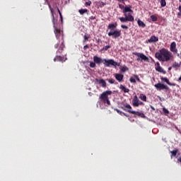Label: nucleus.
Segmentation results:
<instances>
[{
  "instance_id": "obj_1",
  "label": "nucleus",
  "mask_w": 181,
  "mask_h": 181,
  "mask_svg": "<svg viewBox=\"0 0 181 181\" xmlns=\"http://www.w3.org/2000/svg\"><path fill=\"white\" fill-rule=\"evenodd\" d=\"M49 10L51 11L52 16V23L54 28V34L59 42L54 45V49H58L57 54H62L64 50V37L62 35V31L57 28V19L54 18V10L52 8V6L49 5Z\"/></svg>"
},
{
  "instance_id": "obj_2",
  "label": "nucleus",
  "mask_w": 181,
  "mask_h": 181,
  "mask_svg": "<svg viewBox=\"0 0 181 181\" xmlns=\"http://www.w3.org/2000/svg\"><path fill=\"white\" fill-rule=\"evenodd\" d=\"M119 9H123L122 13H124V17H120L119 19L122 23H125L127 22H134V18L132 14L131 13L128 12H132V9H131V6H124L122 4H119Z\"/></svg>"
},
{
  "instance_id": "obj_3",
  "label": "nucleus",
  "mask_w": 181,
  "mask_h": 181,
  "mask_svg": "<svg viewBox=\"0 0 181 181\" xmlns=\"http://www.w3.org/2000/svg\"><path fill=\"white\" fill-rule=\"evenodd\" d=\"M156 57L159 62H169L173 57V55L170 51H168L166 48H163L156 53Z\"/></svg>"
},
{
  "instance_id": "obj_4",
  "label": "nucleus",
  "mask_w": 181,
  "mask_h": 181,
  "mask_svg": "<svg viewBox=\"0 0 181 181\" xmlns=\"http://www.w3.org/2000/svg\"><path fill=\"white\" fill-rule=\"evenodd\" d=\"M117 28V24L110 23L107 26V29L110 31L108 33V36H112L114 39H117L121 36V30H115Z\"/></svg>"
},
{
  "instance_id": "obj_5",
  "label": "nucleus",
  "mask_w": 181,
  "mask_h": 181,
  "mask_svg": "<svg viewBox=\"0 0 181 181\" xmlns=\"http://www.w3.org/2000/svg\"><path fill=\"white\" fill-rule=\"evenodd\" d=\"M112 92L111 90H105L101 93L99 98L102 103L107 105H111V103L110 102V98L108 95H111Z\"/></svg>"
},
{
  "instance_id": "obj_6",
  "label": "nucleus",
  "mask_w": 181,
  "mask_h": 181,
  "mask_svg": "<svg viewBox=\"0 0 181 181\" xmlns=\"http://www.w3.org/2000/svg\"><path fill=\"white\" fill-rule=\"evenodd\" d=\"M103 62V59H101V57L95 55L93 57V62H90L89 63V66L90 67V69H94L95 68L96 64H98V66H100V64H101Z\"/></svg>"
},
{
  "instance_id": "obj_7",
  "label": "nucleus",
  "mask_w": 181,
  "mask_h": 181,
  "mask_svg": "<svg viewBox=\"0 0 181 181\" xmlns=\"http://www.w3.org/2000/svg\"><path fill=\"white\" fill-rule=\"evenodd\" d=\"M103 64L105 67H110V66H114V67H119L121 66V63L116 62L114 59H103Z\"/></svg>"
},
{
  "instance_id": "obj_8",
  "label": "nucleus",
  "mask_w": 181,
  "mask_h": 181,
  "mask_svg": "<svg viewBox=\"0 0 181 181\" xmlns=\"http://www.w3.org/2000/svg\"><path fill=\"white\" fill-rule=\"evenodd\" d=\"M170 50L174 54H177V57H179V56H180V54H179L177 53L178 50H177V48L176 47V42H171V44L170 45Z\"/></svg>"
},
{
  "instance_id": "obj_9",
  "label": "nucleus",
  "mask_w": 181,
  "mask_h": 181,
  "mask_svg": "<svg viewBox=\"0 0 181 181\" xmlns=\"http://www.w3.org/2000/svg\"><path fill=\"white\" fill-rule=\"evenodd\" d=\"M154 87H156V90H158V91H160L161 90H169L168 86L160 83L155 84Z\"/></svg>"
},
{
  "instance_id": "obj_10",
  "label": "nucleus",
  "mask_w": 181,
  "mask_h": 181,
  "mask_svg": "<svg viewBox=\"0 0 181 181\" xmlns=\"http://www.w3.org/2000/svg\"><path fill=\"white\" fill-rule=\"evenodd\" d=\"M132 54H134V56H137V57H140V59H141V60H144V62H146V60H148L146 56L143 53L133 52Z\"/></svg>"
},
{
  "instance_id": "obj_11",
  "label": "nucleus",
  "mask_w": 181,
  "mask_h": 181,
  "mask_svg": "<svg viewBox=\"0 0 181 181\" xmlns=\"http://www.w3.org/2000/svg\"><path fill=\"white\" fill-rule=\"evenodd\" d=\"M147 43H156V42H159V37L152 35L150 39L146 40Z\"/></svg>"
},
{
  "instance_id": "obj_12",
  "label": "nucleus",
  "mask_w": 181,
  "mask_h": 181,
  "mask_svg": "<svg viewBox=\"0 0 181 181\" xmlns=\"http://www.w3.org/2000/svg\"><path fill=\"white\" fill-rule=\"evenodd\" d=\"M67 60V58H64V57L57 55L54 58V62H61V63H64Z\"/></svg>"
},
{
  "instance_id": "obj_13",
  "label": "nucleus",
  "mask_w": 181,
  "mask_h": 181,
  "mask_svg": "<svg viewBox=\"0 0 181 181\" xmlns=\"http://www.w3.org/2000/svg\"><path fill=\"white\" fill-rule=\"evenodd\" d=\"M121 108L122 110H124V111L129 112V114L133 112L132 107H131L130 105H124Z\"/></svg>"
},
{
  "instance_id": "obj_14",
  "label": "nucleus",
  "mask_w": 181,
  "mask_h": 181,
  "mask_svg": "<svg viewBox=\"0 0 181 181\" xmlns=\"http://www.w3.org/2000/svg\"><path fill=\"white\" fill-rule=\"evenodd\" d=\"M139 103V99L138 98V96L134 95L132 100L133 107H138Z\"/></svg>"
},
{
  "instance_id": "obj_15",
  "label": "nucleus",
  "mask_w": 181,
  "mask_h": 181,
  "mask_svg": "<svg viewBox=\"0 0 181 181\" xmlns=\"http://www.w3.org/2000/svg\"><path fill=\"white\" fill-rule=\"evenodd\" d=\"M115 77L116 80L119 81V83H121V81L124 80V76L122 74H115Z\"/></svg>"
},
{
  "instance_id": "obj_16",
  "label": "nucleus",
  "mask_w": 181,
  "mask_h": 181,
  "mask_svg": "<svg viewBox=\"0 0 181 181\" xmlns=\"http://www.w3.org/2000/svg\"><path fill=\"white\" fill-rule=\"evenodd\" d=\"M131 114H134V115H137V117H141V118H145V114L140 112H131Z\"/></svg>"
},
{
  "instance_id": "obj_17",
  "label": "nucleus",
  "mask_w": 181,
  "mask_h": 181,
  "mask_svg": "<svg viewBox=\"0 0 181 181\" xmlns=\"http://www.w3.org/2000/svg\"><path fill=\"white\" fill-rule=\"evenodd\" d=\"M78 12H79L80 15H84V13H87V15H88V13H90V11H88V9H87V8L79 9Z\"/></svg>"
},
{
  "instance_id": "obj_18",
  "label": "nucleus",
  "mask_w": 181,
  "mask_h": 181,
  "mask_svg": "<svg viewBox=\"0 0 181 181\" xmlns=\"http://www.w3.org/2000/svg\"><path fill=\"white\" fill-rule=\"evenodd\" d=\"M161 80H162V81H165V83H167V84H168V86H176V83H170V81H169V79H168V78H161Z\"/></svg>"
},
{
  "instance_id": "obj_19",
  "label": "nucleus",
  "mask_w": 181,
  "mask_h": 181,
  "mask_svg": "<svg viewBox=\"0 0 181 181\" xmlns=\"http://www.w3.org/2000/svg\"><path fill=\"white\" fill-rule=\"evenodd\" d=\"M119 88L124 93H129V89L126 88L124 85H120Z\"/></svg>"
},
{
  "instance_id": "obj_20",
  "label": "nucleus",
  "mask_w": 181,
  "mask_h": 181,
  "mask_svg": "<svg viewBox=\"0 0 181 181\" xmlns=\"http://www.w3.org/2000/svg\"><path fill=\"white\" fill-rule=\"evenodd\" d=\"M98 81L102 86V87L103 88H105V87H107V83L105 82V81L104 79L102 78V79H100Z\"/></svg>"
},
{
  "instance_id": "obj_21",
  "label": "nucleus",
  "mask_w": 181,
  "mask_h": 181,
  "mask_svg": "<svg viewBox=\"0 0 181 181\" xmlns=\"http://www.w3.org/2000/svg\"><path fill=\"white\" fill-rule=\"evenodd\" d=\"M180 66H181V64L175 62L173 63L172 67L173 69H175V70H177V69H179Z\"/></svg>"
},
{
  "instance_id": "obj_22",
  "label": "nucleus",
  "mask_w": 181,
  "mask_h": 181,
  "mask_svg": "<svg viewBox=\"0 0 181 181\" xmlns=\"http://www.w3.org/2000/svg\"><path fill=\"white\" fill-rule=\"evenodd\" d=\"M156 70V71H158L159 73H163L164 74L165 73H166V71H165V70H163V68H162L160 66H157Z\"/></svg>"
},
{
  "instance_id": "obj_23",
  "label": "nucleus",
  "mask_w": 181,
  "mask_h": 181,
  "mask_svg": "<svg viewBox=\"0 0 181 181\" xmlns=\"http://www.w3.org/2000/svg\"><path fill=\"white\" fill-rule=\"evenodd\" d=\"M137 23L140 28H145L146 25L140 19L137 21Z\"/></svg>"
},
{
  "instance_id": "obj_24",
  "label": "nucleus",
  "mask_w": 181,
  "mask_h": 181,
  "mask_svg": "<svg viewBox=\"0 0 181 181\" xmlns=\"http://www.w3.org/2000/svg\"><path fill=\"white\" fill-rule=\"evenodd\" d=\"M139 98L141 100V101L146 103V95H144V93H140Z\"/></svg>"
},
{
  "instance_id": "obj_25",
  "label": "nucleus",
  "mask_w": 181,
  "mask_h": 181,
  "mask_svg": "<svg viewBox=\"0 0 181 181\" xmlns=\"http://www.w3.org/2000/svg\"><path fill=\"white\" fill-rule=\"evenodd\" d=\"M179 152V149L175 148V150L171 151V158H173V156H176L177 155V153Z\"/></svg>"
},
{
  "instance_id": "obj_26",
  "label": "nucleus",
  "mask_w": 181,
  "mask_h": 181,
  "mask_svg": "<svg viewBox=\"0 0 181 181\" xmlns=\"http://www.w3.org/2000/svg\"><path fill=\"white\" fill-rule=\"evenodd\" d=\"M129 69L127 67V66H121L120 71L121 73H125V71H128Z\"/></svg>"
},
{
  "instance_id": "obj_27",
  "label": "nucleus",
  "mask_w": 181,
  "mask_h": 181,
  "mask_svg": "<svg viewBox=\"0 0 181 181\" xmlns=\"http://www.w3.org/2000/svg\"><path fill=\"white\" fill-rule=\"evenodd\" d=\"M150 18L153 22H156V21H158V17L155 15L151 16Z\"/></svg>"
},
{
  "instance_id": "obj_28",
  "label": "nucleus",
  "mask_w": 181,
  "mask_h": 181,
  "mask_svg": "<svg viewBox=\"0 0 181 181\" xmlns=\"http://www.w3.org/2000/svg\"><path fill=\"white\" fill-rule=\"evenodd\" d=\"M160 5H161L162 8L166 6V0H161Z\"/></svg>"
},
{
  "instance_id": "obj_29",
  "label": "nucleus",
  "mask_w": 181,
  "mask_h": 181,
  "mask_svg": "<svg viewBox=\"0 0 181 181\" xmlns=\"http://www.w3.org/2000/svg\"><path fill=\"white\" fill-rule=\"evenodd\" d=\"M110 48H111V46H110V45H106V46H105L103 48H102V49H100V52H103V50L107 51V50L109 49Z\"/></svg>"
},
{
  "instance_id": "obj_30",
  "label": "nucleus",
  "mask_w": 181,
  "mask_h": 181,
  "mask_svg": "<svg viewBox=\"0 0 181 181\" xmlns=\"http://www.w3.org/2000/svg\"><path fill=\"white\" fill-rule=\"evenodd\" d=\"M108 83H110V84H115V80L112 79V78H109L107 79Z\"/></svg>"
},
{
  "instance_id": "obj_31",
  "label": "nucleus",
  "mask_w": 181,
  "mask_h": 181,
  "mask_svg": "<svg viewBox=\"0 0 181 181\" xmlns=\"http://www.w3.org/2000/svg\"><path fill=\"white\" fill-rule=\"evenodd\" d=\"M163 113H164L165 115H169V110H168V109H166V108H165V107L163 108Z\"/></svg>"
},
{
  "instance_id": "obj_32",
  "label": "nucleus",
  "mask_w": 181,
  "mask_h": 181,
  "mask_svg": "<svg viewBox=\"0 0 181 181\" xmlns=\"http://www.w3.org/2000/svg\"><path fill=\"white\" fill-rule=\"evenodd\" d=\"M129 81L130 83H134L135 84V83H136V80L135 79V78L131 77L129 78Z\"/></svg>"
},
{
  "instance_id": "obj_33",
  "label": "nucleus",
  "mask_w": 181,
  "mask_h": 181,
  "mask_svg": "<svg viewBox=\"0 0 181 181\" xmlns=\"http://www.w3.org/2000/svg\"><path fill=\"white\" fill-rule=\"evenodd\" d=\"M134 77L135 80L139 81V83H141V79L139 78V76H138V75H134Z\"/></svg>"
},
{
  "instance_id": "obj_34",
  "label": "nucleus",
  "mask_w": 181,
  "mask_h": 181,
  "mask_svg": "<svg viewBox=\"0 0 181 181\" xmlns=\"http://www.w3.org/2000/svg\"><path fill=\"white\" fill-rule=\"evenodd\" d=\"M96 16H92L90 17H89V21H94V19H96Z\"/></svg>"
},
{
  "instance_id": "obj_35",
  "label": "nucleus",
  "mask_w": 181,
  "mask_h": 181,
  "mask_svg": "<svg viewBox=\"0 0 181 181\" xmlns=\"http://www.w3.org/2000/svg\"><path fill=\"white\" fill-rule=\"evenodd\" d=\"M85 5H86V6H90L91 5V1H88V2H86V3H85Z\"/></svg>"
},
{
  "instance_id": "obj_36",
  "label": "nucleus",
  "mask_w": 181,
  "mask_h": 181,
  "mask_svg": "<svg viewBox=\"0 0 181 181\" xmlns=\"http://www.w3.org/2000/svg\"><path fill=\"white\" fill-rule=\"evenodd\" d=\"M116 111H117V112L118 114H119V115H122V114L124 113V112H121V111H120L119 110H118V109H117Z\"/></svg>"
},
{
  "instance_id": "obj_37",
  "label": "nucleus",
  "mask_w": 181,
  "mask_h": 181,
  "mask_svg": "<svg viewBox=\"0 0 181 181\" xmlns=\"http://www.w3.org/2000/svg\"><path fill=\"white\" fill-rule=\"evenodd\" d=\"M121 28L122 29H128V26L125 25H121Z\"/></svg>"
},
{
  "instance_id": "obj_38",
  "label": "nucleus",
  "mask_w": 181,
  "mask_h": 181,
  "mask_svg": "<svg viewBox=\"0 0 181 181\" xmlns=\"http://www.w3.org/2000/svg\"><path fill=\"white\" fill-rule=\"evenodd\" d=\"M57 10L58 11V13L59 14V16H62V12L60 11V9L59 7H57Z\"/></svg>"
},
{
  "instance_id": "obj_39",
  "label": "nucleus",
  "mask_w": 181,
  "mask_h": 181,
  "mask_svg": "<svg viewBox=\"0 0 181 181\" xmlns=\"http://www.w3.org/2000/svg\"><path fill=\"white\" fill-rule=\"evenodd\" d=\"M139 105H144V103H142L141 100H139L138 107H139Z\"/></svg>"
},
{
  "instance_id": "obj_40",
  "label": "nucleus",
  "mask_w": 181,
  "mask_h": 181,
  "mask_svg": "<svg viewBox=\"0 0 181 181\" xmlns=\"http://www.w3.org/2000/svg\"><path fill=\"white\" fill-rule=\"evenodd\" d=\"M87 40H88V37H87V35H84V40H83V42H86Z\"/></svg>"
},
{
  "instance_id": "obj_41",
  "label": "nucleus",
  "mask_w": 181,
  "mask_h": 181,
  "mask_svg": "<svg viewBox=\"0 0 181 181\" xmlns=\"http://www.w3.org/2000/svg\"><path fill=\"white\" fill-rule=\"evenodd\" d=\"M106 4H107L106 3H104V2H103V1L100 2V5H101L102 6H105Z\"/></svg>"
},
{
  "instance_id": "obj_42",
  "label": "nucleus",
  "mask_w": 181,
  "mask_h": 181,
  "mask_svg": "<svg viewBox=\"0 0 181 181\" xmlns=\"http://www.w3.org/2000/svg\"><path fill=\"white\" fill-rule=\"evenodd\" d=\"M118 2H122V4H125V0H117Z\"/></svg>"
},
{
  "instance_id": "obj_43",
  "label": "nucleus",
  "mask_w": 181,
  "mask_h": 181,
  "mask_svg": "<svg viewBox=\"0 0 181 181\" xmlns=\"http://www.w3.org/2000/svg\"><path fill=\"white\" fill-rule=\"evenodd\" d=\"M178 10L180 11V13H178V15H180V13H181V6H179Z\"/></svg>"
},
{
  "instance_id": "obj_44",
  "label": "nucleus",
  "mask_w": 181,
  "mask_h": 181,
  "mask_svg": "<svg viewBox=\"0 0 181 181\" xmlns=\"http://www.w3.org/2000/svg\"><path fill=\"white\" fill-rule=\"evenodd\" d=\"M83 49H84V50H87V49H88V45H85L83 47Z\"/></svg>"
},
{
  "instance_id": "obj_45",
  "label": "nucleus",
  "mask_w": 181,
  "mask_h": 181,
  "mask_svg": "<svg viewBox=\"0 0 181 181\" xmlns=\"http://www.w3.org/2000/svg\"><path fill=\"white\" fill-rule=\"evenodd\" d=\"M122 115H124V117H129L128 115H127V113H125V112H123Z\"/></svg>"
},
{
  "instance_id": "obj_46",
  "label": "nucleus",
  "mask_w": 181,
  "mask_h": 181,
  "mask_svg": "<svg viewBox=\"0 0 181 181\" xmlns=\"http://www.w3.org/2000/svg\"><path fill=\"white\" fill-rule=\"evenodd\" d=\"M60 16L61 21H63V16L61 14V16Z\"/></svg>"
},
{
  "instance_id": "obj_47",
  "label": "nucleus",
  "mask_w": 181,
  "mask_h": 181,
  "mask_svg": "<svg viewBox=\"0 0 181 181\" xmlns=\"http://www.w3.org/2000/svg\"><path fill=\"white\" fill-rule=\"evenodd\" d=\"M157 66H160V64L159 62H156Z\"/></svg>"
},
{
  "instance_id": "obj_48",
  "label": "nucleus",
  "mask_w": 181,
  "mask_h": 181,
  "mask_svg": "<svg viewBox=\"0 0 181 181\" xmlns=\"http://www.w3.org/2000/svg\"><path fill=\"white\" fill-rule=\"evenodd\" d=\"M168 70H172V66H170V67L168 68Z\"/></svg>"
},
{
  "instance_id": "obj_49",
  "label": "nucleus",
  "mask_w": 181,
  "mask_h": 181,
  "mask_svg": "<svg viewBox=\"0 0 181 181\" xmlns=\"http://www.w3.org/2000/svg\"><path fill=\"white\" fill-rule=\"evenodd\" d=\"M137 62H139V60H141V59L140 58H137Z\"/></svg>"
},
{
  "instance_id": "obj_50",
  "label": "nucleus",
  "mask_w": 181,
  "mask_h": 181,
  "mask_svg": "<svg viewBox=\"0 0 181 181\" xmlns=\"http://www.w3.org/2000/svg\"><path fill=\"white\" fill-rule=\"evenodd\" d=\"M124 1H127V0H124Z\"/></svg>"
}]
</instances>
